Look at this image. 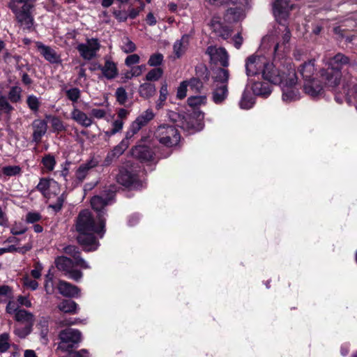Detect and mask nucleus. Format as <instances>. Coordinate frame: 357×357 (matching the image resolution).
Here are the masks:
<instances>
[{"label":"nucleus","instance_id":"obj_1","mask_svg":"<svg viewBox=\"0 0 357 357\" xmlns=\"http://www.w3.org/2000/svg\"><path fill=\"white\" fill-rule=\"evenodd\" d=\"M74 226L78 234V243L84 251L93 252L100 245L96 235L102 238L105 234L106 218L102 213L95 217L89 209H82L76 217Z\"/></svg>","mask_w":357,"mask_h":357},{"label":"nucleus","instance_id":"obj_2","mask_svg":"<svg viewBox=\"0 0 357 357\" xmlns=\"http://www.w3.org/2000/svg\"><path fill=\"white\" fill-rule=\"evenodd\" d=\"M343 75L357 79V61L354 56L337 53L328 61V67L320 70V77L326 86H337Z\"/></svg>","mask_w":357,"mask_h":357},{"label":"nucleus","instance_id":"obj_3","mask_svg":"<svg viewBox=\"0 0 357 357\" xmlns=\"http://www.w3.org/2000/svg\"><path fill=\"white\" fill-rule=\"evenodd\" d=\"M262 77L268 82L255 81L252 84V91L255 96L267 98L272 92L271 84L279 85L289 76L287 72L278 69L272 62L267 60L262 72Z\"/></svg>","mask_w":357,"mask_h":357},{"label":"nucleus","instance_id":"obj_4","mask_svg":"<svg viewBox=\"0 0 357 357\" xmlns=\"http://www.w3.org/2000/svg\"><path fill=\"white\" fill-rule=\"evenodd\" d=\"M154 137L162 145L167 148L176 146L181 139L178 129L173 125L162 123L155 130Z\"/></svg>","mask_w":357,"mask_h":357},{"label":"nucleus","instance_id":"obj_5","mask_svg":"<svg viewBox=\"0 0 357 357\" xmlns=\"http://www.w3.org/2000/svg\"><path fill=\"white\" fill-rule=\"evenodd\" d=\"M116 178L119 184L129 190H141L146 187L139 174L131 167H120Z\"/></svg>","mask_w":357,"mask_h":357},{"label":"nucleus","instance_id":"obj_6","mask_svg":"<svg viewBox=\"0 0 357 357\" xmlns=\"http://www.w3.org/2000/svg\"><path fill=\"white\" fill-rule=\"evenodd\" d=\"M82 333L78 329L67 328L59 333L58 349L66 352L78 348L82 341Z\"/></svg>","mask_w":357,"mask_h":357},{"label":"nucleus","instance_id":"obj_7","mask_svg":"<svg viewBox=\"0 0 357 357\" xmlns=\"http://www.w3.org/2000/svg\"><path fill=\"white\" fill-rule=\"evenodd\" d=\"M298 77L294 69L289 70V76L283 83L279 85L282 91V100L285 102H291L300 99L299 90L296 87Z\"/></svg>","mask_w":357,"mask_h":357},{"label":"nucleus","instance_id":"obj_8","mask_svg":"<svg viewBox=\"0 0 357 357\" xmlns=\"http://www.w3.org/2000/svg\"><path fill=\"white\" fill-rule=\"evenodd\" d=\"M149 139V136L142 137L130 151L132 156L141 162H153L155 160V151L146 144Z\"/></svg>","mask_w":357,"mask_h":357},{"label":"nucleus","instance_id":"obj_9","mask_svg":"<svg viewBox=\"0 0 357 357\" xmlns=\"http://www.w3.org/2000/svg\"><path fill=\"white\" fill-rule=\"evenodd\" d=\"M116 192L110 188L104 190L102 195H95L91 199V205L93 210L97 211V215L104 214L105 217L107 211L105 207L114 199Z\"/></svg>","mask_w":357,"mask_h":357},{"label":"nucleus","instance_id":"obj_10","mask_svg":"<svg viewBox=\"0 0 357 357\" xmlns=\"http://www.w3.org/2000/svg\"><path fill=\"white\" fill-rule=\"evenodd\" d=\"M100 43L98 38H86V43H79L76 47L80 56L84 60L90 61L96 56L100 49Z\"/></svg>","mask_w":357,"mask_h":357},{"label":"nucleus","instance_id":"obj_11","mask_svg":"<svg viewBox=\"0 0 357 357\" xmlns=\"http://www.w3.org/2000/svg\"><path fill=\"white\" fill-rule=\"evenodd\" d=\"M267 59L263 56L251 55L245 60V73L247 76L252 77L262 74Z\"/></svg>","mask_w":357,"mask_h":357},{"label":"nucleus","instance_id":"obj_12","mask_svg":"<svg viewBox=\"0 0 357 357\" xmlns=\"http://www.w3.org/2000/svg\"><path fill=\"white\" fill-rule=\"evenodd\" d=\"M10 10L16 15L18 22L23 24L26 26L25 29L29 31L32 30L34 19L31 13V10H29L28 6L17 8L14 4L10 6Z\"/></svg>","mask_w":357,"mask_h":357},{"label":"nucleus","instance_id":"obj_13","mask_svg":"<svg viewBox=\"0 0 357 357\" xmlns=\"http://www.w3.org/2000/svg\"><path fill=\"white\" fill-rule=\"evenodd\" d=\"M206 54L210 56L211 60L214 63L219 62L224 68L229 66V54L225 48H217L215 46L210 45L206 48Z\"/></svg>","mask_w":357,"mask_h":357},{"label":"nucleus","instance_id":"obj_14","mask_svg":"<svg viewBox=\"0 0 357 357\" xmlns=\"http://www.w3.org/2000/svg\"><path fill=\"white\" fill-rule=\"evenodd\" d=\"M324 85L326 86L324 80L312 79L304 82L303 91L313 98H318L324 93Z\"/></svg>","mask_w":357,"mask_h":357},{"label":"nucleus","instance_id":"obj_15","mask_svg":"<svg viewBox=\"0 0 357 357\" xmlns=\"http://www.w3.org/2000/svg\"><path fill=\"white\" fill-rule=\"evenodd\" d=\"M36 46L44 59L50 63L58 64L61 62L60 55L51 47L39 41L36 43Z\"/></svg>","mask_w":357,"mask_h":357},{"label":"nucleus","instance_id":"obj_16","mask_svg":"<svg viewBox=\"0 0 357 357\" xmlns=\"http://www.w3.org/2000/svg\"><path fill=\"white\" fill-rule=\"evenodd\" d=\"M33 129L32 142L38 145L47 130V123L44 119H35L31 123Z\"/></svg>","mask_w":357,"mask_h":357},{"label":"nucleus","instance_id":"obj_17","mask_svg":"<svg viewBox=\"0 0 357 357\" xmlns=\"http://www.w3.org/2000/svg\"><path fill=\"white\" fill-rule=\"evenodd\" d=\"M167 116L176 128L179 127L183 129H190L194 127V124L188 121L186 115L174 111H168Z\"/></svg>","mask_w":357,"mask_h":357},{"label":"nucleus","instance_id":"obj_18","mask_svg":"<svg viewBox=\"0 0 357 357\" xmlns=\"http://www.w3.org/2000/svg\"><path fill=\"white\" fill-rule=\"evenodd\" d=\"M290 0H274L273 3V13L275 17L278 20L281 18L286 21L289 12Z\"/></svg>","mask_w":357,"mask_h":357},{"label":"nucleus","instance_id":"obj_19","mask_svg":"<svg viewBox=\"0 0 357 357\" xmlns=\"http://www.w3.org/2000/svg\"><path fill=\"white\" fill-rule=\"evenodd\" d=\"M57 289L59 292L65 297L78 298L80 296V289L64 280H59Z\"/></svg>","mask_w":357,"mask_h":357},{"label":"nucleus","instance_id":"obj_20","mask_svg":"<svg viewBox=\"0 0 357 357\" xmlns=\"http://www.w3.org/2000/svg\"><path fill=\"white\" fill-rule=\"evenodd\" d=\"M105 63L102 65V74L108 80L116 78L119 75L117 63L112 60L111 56H105Z\"/></svg>","mask_w":357,"mask_h":357},{"label":"nucleus","instance_id":"obj_21","mask_svg":"<svg viewBox=\"0 0 357 357\" xmlns=\"http://www.w3.org/2000/svg\"><path fill=\"white\" fill-rule=\"evenodd\" d=\"M97 166L98 162L93 159H91L87 160L85 163L81 164L75 171V176L76 181L79 183H82L89 174V171Z\"/></svg>","mask_w":357,"mask_h":357},{"label":"nucleus","instance_id":"obj_22","mask_svg":"<svg viewBox=\"0 0 357 357\" xmlns=\"http://www.w3.org/2000/svg\"><path fill=\"white\" fill-rule=\"evenodd\" d=\"M211 28L215 35L223 40L228 39L233 32L232 29L220 21L211 20Z\"/></svg>","mask_w":357,"mask_h":357},{"label":"nucleus","instance_id":"obj_23","mask_svg":"<svg viewBox=\"0 0 357 357\" xmlns=\"http://www.w3.org/2000/svg\"><path fill=\"white\" fill-rule=\"evenodd\" d=\"M315 59H310L304 62L298 68V73L302 76L304 82L314 79V74L315 72L314 67Z\"/></svg>","mask_w":357,"mask_h":357},{"label":"nucleus","instance_id":"obj_24","mask_svg":"<svg viewBox=\"0 0 357 357\" xmlns=\"http://www.w3.org/2000/svg\"><path fill=\"white\" fill-rule=\"evenodd\" d=\"M228 94V86L217 85L212 92V100L217 105L222 104L227 99Z\"/></svg>","mask_w":357,"mask_h":357},{"label":"nucleus","instance_id":"obj_25","mask_svg":"<svg viewBox=\"0 0 357 357\" xmlns=\"http://www.w3.org/2000/svg\"><path fill=\"white\" fill-rule=\"evenodd\" d=\"M71 118L85 128L91 126L93 123L92 119L89 118L84 112L78 109L77 108H74L71 112Z\"/></svg>","mask_w":357,"mask_h":357},{"label":"nucleus","instance_id":"obj_26","mask_svg":"<svg viewBox=\"0 0 357 357\" xmlns=\"http://www.w3.org/2000/svg\"><path fill=\"white\" fill-rule=\"evenodd\" d=\"M60 311L70 314L78 313L79 307L76 302L70 299L63 300L58 305Z\"/></svg>","mask_w":357,"mask_h":357},{"label":"nucleus","instance_id":"obj_27","mask_svg":"<svg viewBox=\"0 0 357 357\" xmlns=\"http://www.w3.org/2000/svg\"><path fill=\"white\" fill-rule=\"evenodd\" d=\"M189 35L184 34L181 40H176L173 46L174 53L176 58H180L185 53L186 46L189 43Z\"/></svg>","mask_w":357,"mask_h":357},{"label":"nucleus","instance_id":"obj_28","mask_svg":"<svg viewBox=\"0 0 357 357\" xmlns=\"http://www.w3.org/2000/svg\"><path fill=\"white\" fill-rule=\"evenodd\" d=\"M55 265L58 270L63 271L66 274L74 267V262L69 257L60 256L55 259Z\"/></svg>","mask_w":357,"mask_h":357},{"label":"nucleus","instance_id":"obj_29","mask_svg":"<svg viewBox=\"0 0 357 357\" xmlns=\"http://www.w3.org/2000/svg\"><path fill=\"white\" fill-rule=\"evenodd\" d=\"M59 186L58 182L50 178H41L36 188L44 196L46 195L50 187Z\"/></svg>","mask_w":357,"mask_h":357},{"label":"nucleus","instance_id":"obj_30","mask_svg":"<svg viewBox=\"0 0 357 357\" xmlns=\"http://www.w3.org/2000/svg\"><path fill=\"white\" fill-rule=\"evenodd\" d=\"M14 319L17 322L25 323L26 324H32V325H34V315L24 309L17 310L14 316Z\"/></svg>","mask_w":357,"mask_h":357},{"label":"nucleus","instance_id":"obj_31","mask_svg":"<svg viewBox=\"0 0 357 357\" xmlns=\"http://www.w3.org/2000/svg\"><path fill=\"white\" fill-rule=\"evenodd\" d=\"M188 121L194 124V127L192 128H196L197 126H201L203 125V120L204 119V113L199 109V108L192 109V112L186 115Z\"/></svg>","mask_w":357,"mask_h":357},{"label":"nucleus","instance_id":"obj_32","mask_svg":"<svg viewBox=\"0 0 357 357\" xmlns=\"http://www.w3.org/2000/svg\"><path fill=\"white\" fill-rule=\"evenodd\" d=\"M156 89L155 84L145 82L140 84L139 87V94L140 97L144 99H149L155 94Z\"/></svg>","mask_w":357,"mask_h":357},{"label":"nucleus","instance_id":"obj_33","mask_svg":"<svg viewBox=\"0 0 357 357\" xmlns=\"http://www.w3.org/2000/svg\"><path fill=\"white\" fill-rule=\"evenodd\" d=\"M40 163L43 165L44 171L51 172L54 169L56 165L55 156L52 153L45 154L41 159Z\"/></svg>","mask_w":357,"mask_h":357},{"label":"nucleus","instance_id":"obj_34","mask_svg":"<svg viewBox=\"0 0 357 357\" xmlns=\"http://www.w3.org/2000/svg\"><path fill=\"white\" fill-rule=\"evenodd\" d=\"M210 75V71L205 64L199 63L196 66L195 78L206 83L209 80Z\"/></svg>","mask_w":357,"mask_h":357},{"label":"nucleus","instance_id":"obj_35","mask_svg":"<svg viewBox=\"0 0 357 357\" xmlns=\"http://www.w3.org/2000/svg\"><path fill=\"white\" fill-rule=\"evenodd\" d=\"M255 103V98L248 90H244L239 105L241 108L248 109L252 107Z\"/></svg>","mask_w":357,"mask_h":357},{"label":"nucleus","instance_id":"obj_36","mask_svg":"<svg viewBox=\"0 0 357 357\" xmlns=\"http://www.w3.org/2000/svg\"><path fill=\"white\" fill-rule=\"evenodd\" d=\"M229 78V72L227 69L223 68H218L215 73V76L213 79L215 82L220 83L221 85L228 86V81Z\"/></svg>","mask_w":357,"mask_h":357},{"label":"nucleus","instance_id":"obj_37","mask_svg":"<svg viewBox=\"0 0 357 357\" xmlns=\"http://www.w3.org/2000/svg\"><path fill=\"white\" fill-rule=\"evenodd\" d=\"M155 114L153 113V110L151 109H147L146 111L142 112L139 116H138L135 120L138 121L142 127H144L151 120H153Z\"/></svg>","mask_w":357,"mask_h":357},{"label":"nucleus","instance_id":"obj_38","mask_svg":"<svg viewBox=\"0 0 357 357\" xmlns=\"http://www.w3.org/2000/svg\"><path fill=\"white\" fill-rule=\"evenodd\" d=\"M187 82V84L188 87L190 88V90H191L195 93H201L203 88H204V84L203 81H201L199 79H197V78H195L194 77H191L189 79L185 80Z\"/></svg>","mask_w":357,"mask_h":357},{"label":"nucleus","instance_id":"obj_39","mask_svg":"<svg viewBox=\"0 0 357 357\" xmlns=\"http://www.w3.org/2000/svg\"><path fill=\"white\" fill-rule=\"evenodd\" d=\"M242 14V8L240 7L229 8L226 10L225 16L228 20L237 22Z\"/></svg>","mask_w":357,"mask_h":357},{"label":"nucleus","instance_id":"obj_40","mask_svg":"<svg viewBox=\"0 0 357 357\" xmlns=\"http://www.w3.org/2000/svg\"><path fill=\"white\" fill-rule=\"evenodd\" d=\"M206 103V96H192L188 98V105L192 108H199L202 105Z\"/></svg>","mask_w":357,"mask_h":357},{"label":"nucleus","instance_id":"obj_41","mask_svg":"<svg viewBox=\"0 0 357 357\" xmlns=\"http://www.w3.org/2000/svg\"><path fill=\"white\" fill-rule=\"evenodd\" d=\"M167 95H168L167 85V84H164L162 85V86L160 89V96L155 103V109L157 110H160L164 107L166 100H167Z\"/></svg>","mask_w":357,"mask_h":357},{"label":"nucleus","instance_id":"obj_42","mask_svg":"<svg viewBox=\"0 0 357 357\" xmlns=\"http://www.w3.org/2000/svg\"><path fill=\"white\" fill-rule=\"evenodd\" d=\"M22 89L18 86H13L10 88L8 99L13 103H17L21 100L22 98Z\"/></svg>","mask_w":357,"mask_h":357},{"label":"nucleus","instance_id":"obj_43","mask_svg":"<svg viewBox=\"0 0 357 357\" xmlns=\"http://www.w3.org/2000/svg\"><path fill=\"white\" fill-rule=\"evenodd\" d=\"M65 94L68 100L76 103L81 97V90L77 87H73L66 90Z\"/></svg>","mask_w":357,"mask_h":357},{"label":"nucleus","instance_id":"obj_44","mask_svg":"<svg viewBox=\"0 0 357 357\" xmlns=\"http://www.w3.org/2000/svg\"><path fill=\"white\" fill-rule=\"evenodd\" d=\"M163 70L161 68H154L146 75L145 80L148 82L158 81L163 75Z\"/></svg>","mask_w":357,"mask_h":357},{"label":"nucleus","instance_id":"obj_45","mask_svg":"<svg viewBox=\"0 0 357 357\" xmlns=\"http://www.w3.org/2000/svg\"><path fill=\"white\" fill-rule=\"evenodd\" d=\"M51 126L53 132L59 133L66 130V127L63 125V122L58 116H54L52 117Z\"/></svg>","mask_w":357,"mask_h":357},{"label":"nucleus","instance_id":"obj_46","mask_svg":"<svg viewBox=\"0 0 357 357\" xmlns=\"http://www.w3.org/2000/svg\"><path fill=\"white\" fill-rule=\"evenodd\" d=\"M2 173L6 176H15L22 173V168L19 165L5 166L2 168Z\"/></svg>","mask_w":357,"mask_h":357},{"label":"nucleus","instance_id":"obj_47","mask_svg":"<svg viewBox=\"0 0 357 357\" xmlns=\"http://www.w3.org/2000/svg\"><path fill=\"white\" fill-rule=\"evenodd\" d=\"M164 60L162 54L157 52L151 54L148 60V65L155 68H159Z\"/></svg>","mask_w":357,"mask_h":357},{"label":"nucleus","instance_id":"obj_48","mask_svg":"<svg viewBox=\"0 0 357 357\" xmlns=\"http://www.w3.org/2000/svg\"><path fill=\"white\" fill-rule=\"evenodd\" d=\"M33 326L32 324H26L24 327L15 328L14 333L20 338H25L32 332Z\"/></svg>","mask_w":357,"mask_h":357},{"label":"nucleus","instance_id":"obj_49","mask_svg":"<svg viewBox=\"0 0 357 357\" xmlns=\"http://www.w3.org/2000/svg\"><path fill=\"white\" fill-rule=\"evenodd\" d=\"M26 104L29 108L34 112H37L40 106V102L38 98L34 95H29L27 97Z\"/></svg>","mask_w":357,"mask_h":357},{"label":"nucleus","instance_id":"obj_50","mask_svg":"<svg viewBox=\"0 0 357 357\" xmlns=\"http://www.w3.org/2000/svg\"><path fill=\"white\" fill-rule=\"evenodd\" d=\"M115 96L116 98V101L121 105H125V103L126 102V101L128 100L127 92H126V89L122 86L117 88L116 93H115Z\"/></svg>","mask_w":357,"mask_h":357},{"label":"nucleus","instance_id":"obj_51","mask_svg":"<svg viewBox=\"0 0 357 357\" xmlns=\"http://www.w3.org/2000/svg\"><path fill=\"white\" fill-rule=\"evenodd\" d=\"M10 335L7 333H3L0 335V352L3 353L7 351L10 348L9 343Z\"/></svg>","mask_w":357,"mask_h":357},{"label":"nucleus","instance_id":"obj_52","mask_svg":"<svg viewBox=\"0 0 357 357\" xmlns=\"http://www.w3.org/2000/svg\"><path fill=\"white\" fill-rule=\"evenodd\" d=\"M238 1L239 0H208L209 4L215 7L236 6Z\"/></svg>","mask_w":357,"mask_h":357},{"label":"nucleus","instance_id":"obj_53","mask_svg":"<svg viewBox=\"0 0 357 357\" xmlns=\"http://www.w3.org/2000/svg\"><path fill=\"white\" fill-rule=\"evenodd\" d=\"M126 140H122L112 151H110V152H112L116 158H119V157L121 155L128 147V144H126Z\"/></svg>","mask_w":357,"mask_h":357},{"label":"nucleus","instance_id":"obj_54","mask_svg":"<svg viewBox=\"0 0 357 357\" xmlns=\"http://www.w3.org/2000/svg\"><path fill=\"white\" fill-rule=\"evenodd\" d=\"M0 109L7 114H10L14 109V107L9 103L6 97L4 96H0Z\"/></svg>","mask_w":357,"mask_h":357},{"label":"nucleus","instance_id":"obj_55","mask_svg":"<svg viewBox=\"0 0 357 357\" xmlns=\"http://www.w3.org/2000/svg\"><path fill=\"white\" fill-rule=\"evenodd\" d=\"M73 257L75 260V264L76 266H80L84 269L90 268V266L86 263V261L81 257L80 252H75V253L73 255Z\"/></svg>","mask_w":357,"mask_h":357},{"label":"nucleus","instance_id":"obj_56","mask_svg":"<svg viewBox=\"0 0 357 357\" xmlns=\"http://www.w3.org/2000/svg\"><path fill=\"white\" fill-rule=\"evenodd\" d=\"M42 219V215L38 212H28L26 215V222L28 224H35Z\"/></svg>","mask_w":357,"mask_h":357},{"label":"nucleus","instance_id":"obj_57","mask_svg":"<svg viewBox=\"0 0 357 357\" xmlns=\"http://www.w3.org/2000/svg\"><path fill=\"white\" fill-rule=\"evenodd\" d=\"M186 83L187 82L184 80L181 82L179 86L178 87L176 97L179 100H182L186 96L188 87Z\"/></svg>","mask_w":357,"mask_h":357},{"label":"nucleus","instance_id":"obj_58","mask_svg":"<svg viewBox=\"0 0 357 357\" xmlns=\"http://www.w3.org/2000/svg\"><path fill=\"white\" fill-rule=\"evenodd\" d=\"M66 275H68L69 278L77 282L82 278L83 273L81 271L72 268Z\"/></svg>","mask_w":357,"mask_h":357},{"label":"nucleus","instance_id":"obj_59","mask_svg":"<svg viewBox=\"0 0 357 357\" xmlns=\"http://www.w3.org/2000/svg\"><path fill=\"white\" fill-rule=\"evenodd\" d=\"M63 202H64V199H63V196L61 195V196L57 197L56 202L53 204H50L49 206V207L52 208L55 213H57L62 209Z\"/></svg>","mask_w":357,"mask_h":357},{"label":"nucleus","instance_id":"obj_60","mask_svg":"<svg viewBox=\"0 0 357 357\" xmlns=\"http://www.w3.org/2000/svg\"><path fill=\"white\" fill-rule=\"evenodd\" d=\"M140 57L137 54H132L128 56L125 60V64L127 66H131L132 65L137 64L139 62Z\"/></svg>","mask_w":357,"mask_h":357},{"label":"nucleus","instance_id":"obj_61","mask_svg":"<svg viewBox=\"0 0 357 357\" xmlns=\"http://www.w3.org/2000/svg\"><path fill=\"white\" fill-rule=\"evenodd\" d=\"M136 50L135 44L129 40L126 39V42L124 43V45L122 47V50L126 53H132L135 52Z\"/></svg>","mask_w":357,"mask_h":357},{"label":"nucleus","instance_id":"obj_62","mask_svg":"<svg viewBox=\"0 0 357 357\" xmlns=\"http://www.w3.org/2000/svg\"><path fill=\"white\" fill-rule=\"evenodd\" d=\"M280 25H282L284 27V33L282 35V43L284 45H286V44L289 43V42L291 39V31H290L289 28L288 27V26L286 25L285 24H282L281 22H280Z\"/></svg>","mask_w":357,"mask_h":357},{"label":"nucleus","instance_id":"obj_63","mask_svg":"<svg viewBox=\"0 0 357 357\" xmlns=\"http://www.w3.org/2000/svg\"><path fill=\"white\" fill-rule=\"evenodd\" d=\"M66 352L68 354V357H88L89 354V351L86 349H82L77 351L73 350L72 351Z\"/></svg>","mask_w":357,"mask_h":357},{"label":"nucleus","instance_id":"obj_64","mask_svg":"<svg viewBox=\"0 0 357 357\" xmlns=\"http://www.w3.org/2000/svg\"><path fill=\"white\" fill-rule=\"evenodd\" d=\"M349 99H353L355 107L357 109V84L353 86L348 91Z\"/></svg>","mask_w":357,"mask_h":357}]
</instances>
